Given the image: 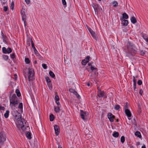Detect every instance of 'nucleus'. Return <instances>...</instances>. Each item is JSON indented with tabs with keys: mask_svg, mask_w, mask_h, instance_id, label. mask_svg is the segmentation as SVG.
<instances>
[{
	"mask_svg": "<svg viewBox=\"0 0 148 148\" xmlns=\"http://www.w3.org/2000/svg\"><path fill=\"white\" fill-rule=\"evenodd\" d=\"M11 95L10 94L9 97L10 102V107L12 110H15L17 108L18 105V98L14 94L12 97Z\"/></svg>",
	"mask_w": 148,
	"mask_h": 148,
	"instance_id": "obj_1",
	"label": "nucleus"
},
{
	"mask_svg": "<svg viewBox=\"0 0 148 148\" xmlns=\"http://www.w3.org/2000/svg\"><path fill=\"white\" fill-rule=\"evenodd\" d=\"M128 51L130 53H136L137 51V49L133 44L128 42L127 44Z\"/></svg>",
	"mask_w": 148,
	"mask_h": 148,
	"instance_id": "obj_2",
	"label": "nucleus"
},
{
	"mask_svg": "<svg viewBox=\"0 0 148 148\" xmlns=\"http://www.w3.org/2000/svg\"><path fill=\"white\" fill-rule=\"evenodd\" d=\"M12 114L17 121H19L21 119V114L17 110L12 112Z\"/></svg>",
	"mask_w": 148,
	"mask_h": 148,
	"instance_id": "obj_3",
	"label": "nucleus"
},
{
	"mask_svg": "<svg viewBox=\"0 0 148 148\" xmlns=\"http://www.w3.org/2000/svg\"><path fill=\"white\" fill-rule=\"evenodd\" d=\"M97 92V96L99 97H103L106 98L107 97V95L106 92L103 91H101V90L98 88Z\"/></svg>",
	"mask_w": 148,
	"mask_h": 148,
	"instance_id": "obj_4",
	"label": "nucleus"
},
{
	"mask_svg": "<svg viewBox=\"0 0 148 148\" xmlns=\"http://www.w3.org/2000/svg\"><path fill=\"white\" fill-rule=\"evenodd\" d=\"M6 138L5 134L3 132H0V145H2L6 140Z\"/></svg>",
	"mask_w": 148,
	"mask_h": 148,
	"instance_id": "obj_5",
	"label": "nucleus"
},
{
	"mask_svg": "<svg viewBox=\"0 0 148 148\" xmlns=\"http://www.w3.org/2000/svg\"><path fill=\"white\" fill-rule=\"evenodd\" d=\"M28 73L29 74V80L30 81H32L35 78L34 77V75L33 71L31 69H29Z\"/></svg>",
	"mask_w": 148,
	"mask_h": 148,
	"instance_id": "obj_6",
	"label": "nucleus"
},
{
	"mask_svg": "<svg viewBox=\"0 0 148 148\" xmlns=\"http://www.w3.org/2000/svg\"><path fill=\"white\" fill-rule=\"evenodd\" d=\"M12 49L8 47L7 49L5 47H3L2 48V51L4 54H9L12 52Z\"/></svg>",
	"mask_w": 148,
	"mask_h": 148,
	"instance_id": "obj_7",
	"label": "nucleus"
},
{
	"mask_svg": "<svg viewBox=\"0 0 148 148\" xmlns=\"http://www.w3.org/2000/svg\"><path fill=\"white\" fill-rule=\"evenodd\" d=\"M20 124L22 130H25L26 128L25 127V126H26V124L25 120L24 119H21V120L20 122Z\"/></svg>",
	"mask_w": 148,
	"mask_h": 148,
	"instance_id": "obj_8",
	"label": "nucleus"
},
{
	"mask_svg": "<svg viewBox=\"0 0 148 148\" xmlns=\"http://www.w3.org/2000/svg\"><path fill=\"white\" fill-rule=\"evenodd\" d=\"M107 116L110 121L111 122H113L115 116L113 115L111 113H109L108 114Z\"/></svg>",
	"mask_w": 148,
	"mask_h": 148,
	"instance_id": "obj_9",
	"label": "nucleus"
},
{
	"mask_svg": "<svg viewBox=\"0 0 148 148\" xmlns=\"http://www.w3.org/2000/svg\"><path fill=\"white\" fill-rule=\"evenodd\" d=\"M90 56H87L83 60L82 62V64L83 65H85L89 61Z\"/></svg>",
	"mask_w": 148,
	"mask_h": 148,
	"instance_id": "obj_10",
	"label": "nucleus"
},
{
	"mask_svg": "<svg viewBox=\"0 0 148 148\" xmlns=\"http://www.w3.org/2000/svg\"><path fill=\"white\" fill-rule=\"evenodd\" d=\"M80 115L81 118L84 120H85V116H86L87 113L86 112H84L82 110H81L80 111Z\"/></svg>",
	"mask_w": 148,
	"mask_h": 148,
	"instance_id": "obj_11",
	"label": "nucleus"
},
{
	"mask_svg": "<svg viewBox=\"0 0 148 148\" xmlns=\"http://www.w3.org/2000/svg\"><path fill=\"white\" fill-rule=\"evenodd\" d=\"M21 14L22 20H23L24 19H26V15L25 10L22 8V10L21 11Z\"/></svg>",
	"mask_w": 148,
	"mask_h": 148,
	"instance_id": "obj_12",
	"label": "nucleus"
},
{
	"mask_svg": "<svg viewBox=\"0 0 148 148\" xmlns=\"http://www.w3.org/2000/svg\"><path fill=\"white\" fill-rule=\"evenodd\" d=\"M120 20L121 21V24L123 25L126 26L127 25L128 22L127 20L124 19L123 17L120 18Z\"/></svg>",
	"mask_w": 148,
	"mask_h": 148,
	"instance_id": "obj_13",
	"label": "nucleus"
},
{
	"mask_svg": "<svg viewBox=\"0 0 148 148\" xmlns=\"http://www.w3.org/2000/svg\"><path fill=\"white\" fill-rule=\"evenodd\" d=\"M54 129L56 135L58 136L60 133V128L59 126L57 125H55L54 126Z\"/></svg>",
	"mask_w": 148,
	"mask_h": 148,
	"instance_id": "obj_14",
	"label": "nucleus"
},
{
	"mask_svg": "<svg viewBox=\"0 0 148 148\" xmlns=\"http://www.w3.org/2000/svg\"><path fill=\"white\" fill-rule=\"evenodd\" d=\"M125 112L128 117V119H131L132 115L130 110L129 109H126L125 110Z\"/></svg>",
	"mask_w": 148,
	"mask_h": 148,
	"instance_id": "obj_15",
	"label": "nucleus"
},
{
	"mask_svg": "<svg viewBox=\"0 0 148 148\" xmlns=\"http://www.w3.org/2000/svg\"><path fill=\"white\" fill-rule=\"evenodd\" d=\"M88 30H89V32L91 34L92 37L94 38H95L96 36H95V32L92 30V29L88 27Z\"/></svg>",
	"mask_w": 148,
	"mask_h": 148,
	"instance_id": "obj_16",
	"label": "nucleus"
},
{
	"mask_svg": "<svg viewBox=\"0 0 148 148\" xmlns=\"http://www.w3.org/2000/svg\"><path fill=\"white\" fill-rule=\"evenodd\" d=\"M130 20L131 22L134 24L137 22L136 18L134 16H132L130 18Z\"/></svg>",
	"mask_w": 148,
	"mask_h": 148,
	"instance_id": "obj_17",
	"label": "nucleus"
},
{
	"mask_svg": "<svg viewBox=\"0 0 148 148\" xmlns=\"http://www.w3.org/2000/svg\"><path fill=\"white\" fill-rule=\"evenodd\" d=\"M60 109L58 106L55 107L54 108V110L56 113H59L60 111Z\"/></svg>",
	"mask_w": 148,
	"mask_h": 148,
	"instance_id": "obj_18",
	"label": "nucleus"
},
{
	"mask_svg": "<svg viewBox=\"0 0 148 148\" xmlns=\"http://www.w3.org/2000/svg\"><path fill=\"white\" fill-rule=\"evenodd\" d=\"M143 38L148 43V36L147 37L146 34H143Z\"/></svg>",
	"mask_w": 148,
	"mask_h": 148,
	"instance_id": "obj_19",
	"label": "nucleus"
},
{
	"mask_svg": "<svg viewBox=\"0 0 148 148\" xmlns=\"http://www.w3.org/2000/svg\"><path fill=\"white\" fill-rule=\"evenodd\" d=\"M135 136L139 138H140L141 137V135L140 132L139 131H136L135 133Z\"/></svg>",
	"mask_w": 148,
	"mask_h": 148,
	"instance_id": "obj_20",
	"label": "nucleus"
},
{
	"mask_svg": "<svg viewBox=\"0 0 148 148\" xmlns=\"http://www.w3.org/2000/svg\"><path fill=\"white\" fill-rule=\"evenodd\" d=\"M113 6L114 7H116L118 6V3L116 1H113L112 2Z\"/></svg>",
	"mask_w": 148,
	"mask_h": 148,
	"instance_id": "obj_21",
	"label": "nucleus"
},
{
	"mask_svg": "<svg viewBox=\"0 0 148 148\" xmlns=\"http://www.w3.org/2000/svg\"><path fill=\"white\" fill-rule=\"evenodd\" d=\"M112 136L114 137H117L119 136V133L118 132H113Z\"/></svg>",
	"mask_w": 148,
	"mask_h": 148,
	"instance_id": "obj_22",
	"label": "nucleus"
},
{
	"mask_svg": "<svg viewBox=\"0 0 148 148\" xmlns=\"http://www.w3.org/2000/svg\"><path fill=\"white\" fill-rule=\"evenodd\" d=\"M10 112L8 110L6 111V112L4 114V116L6 118H7L9 115Z\"/></svg>",
	"mask_w": 148,
	"mask_h": 148,
	"instance_id": "obj_23",
	"label": "nucleus"
},
{
	"mask_svg": "<svg viewBox=\"0 0 148 148\" xmlns=\"http://www.w3.org/2000/svg\"><path fill=\"white\" fill-rule=\"evenodd\" d=\"M6 39L7 37L5 35L1 37V39L3 40V42L5 43H6L7 42Z\"/></svg>",
	"mask_w": 148,
	"mask_h": 148,
	"instance_id": "obj_24",
	"label": "nucleus"
},
{
	"mask_svg": "<svg viewBox=\"0 0 148 148\" xmlns=\"http://www.w3.org/2000/svg\"><path fill=\"white\" fill-rule=\"evenodd\" d=\"M122 16L123 17H123L124 19H127L128 18V16L126 13H123L122 14Z\"/></svg>",
	"mask_w": 148,
	"mask_h": 148,
	"instance_id": "obj_25",
	"label": "nucleus"
},
{
	"mask_svg": "<svg viewBox=\"0 0 148 148\" xmlns=\"http://www.w3.org/2000/svg\"><path fill=\"white\" fill-rule=\"evenodd\" d=\"M27 137L29 139H31V134L29 132H27L26 134Z\"/></svg>",
	"mask_w": 148,
	"mask_h": 148,
	"instance_id": "obj_26",
	"label": "nucleus"
},
{
	"mask_svg": "<svg viewBox=\"0 0 148 148\" xmlns=\"http://www.w3.org/2000/svg\"><path fill=\"white\" fill-rule=\"evenodd\" d=\"M15 92L18 97H19L21 96V94L18 89H16L15 90Z\"/></svg>",
	"mask_w": 148,
	"mask_h": 148,
	"instance_id": "obj_27",
	"label": "nucleus"
},
{
	"mask_svg": "<svg viewBox=\"0 0 148 148\" xmlns=\"http://www.w3.org/2000/svg\"><path fill=\"white\" fill-rule=\"evenodd\" d=\"M93 7L94 8L95 11H97V9L98 8V6L97 4H93L92 5Z\"/></svg>",
	"mask_w": 148,
	"mask_h": 148,
	"instance_id": "obj_28",
	"label": "nucleus"
},
{
	"mask_svg": "<svg viewBox=\"0 0 148 148\" xmlns=\"http://www.w3.org/2000/svg\"><path fill=\"white\" fill-rule=\"evenodd\" d=\"M90 68L91 70L92 71H94L95 70V72H96L97 69L96 68L93 66L92 65H91V66H90Z\"/></svg>",
	"mask_w": 148,
	"mask_h": 148,
	"instance_id": "obj_29",
	"label": "nucleus"
},
{
	"mask_svg": "<svg viewBox=\"0 0 148 148\" xmlns=\"http://www.w3.org/2000/svg\"><path fill=\"white\" fill-rule=\"evenodd\" d=\"M49 74L52 78H54L55 77V76L54 74L51 71H49Z\"/></svg>",
	"mask_w": 148,
	"mask_h": 148,
	"instance_id": "obj_30",
	"label": "nucleus"
},
{
	"mask_svg": "<svg viewBox=\"0 0 148 148\" xmlns=\"http://www.w3.org/2000/svg\"><path fill=\"white\" fill-rule=\"evenodd\" d=\"M54 118V116L53 114H51L49 115V119L50 121H53Z\"/></svg>",
	"mask_w": 148,
	"mask_h": 148,
	"instance_id": "obj_31",
	"label": "nucleus"
},
{
	"mask_svg": "<svg viewBox=\"0 0 148 148\" xmlns=\"http://www.w3.org/2000/svg\"><path fill=\"white\" fill-rule=\"evenodd\" d=\"M145 51L140 50L139 52L141 55L143 56L145 55Z\"/></svg>",
	"mask_w": 148,
	"mask_h": 148,
	"instance_id": "obj_32",
	"label": "nucleus"
},
{
	"mask_svg": "<svg viewBox=\"0 0 148 148\" xmlns=\"http://www.w3.org/2000/svg\"><path fill=\"white\" fill-rule=\"evenodd\" d=\"M17 108H18L20 109H23V104L21 102L19 103L18 106Z\"/></svg>",
	"mask_w": 148,
	"mask_h": 148,
	"instance_id": "obj_33",
	"label": "nucleus"
},
{
	"mask_svg": "<svg viewBox=\"0 0 148 148\" xmlns=\"http://www.w3.org/2000/svg\"><path fill=\"white\" fill-rule=\"evenodd\" d=\"M2 57L6 61H7L9 58V57L8 56L5 55H2Z\"/></svg>",
	"mask_w": 148,
	"mask_h": 148,
	"instance_id": "obj_34",
	"label": "nucleus"
},
{
	"mask_svg": "<svg viewBox=\"0 0 148 148\" xmlns=\"http://www.w3.org/2000/svg\"><path fill=\"white\" fill-rule=\"evenodd\" d=\"M29 41H31V44L32 47V48H33V49H34V50L36 49V48L34 45V43L32 40V39H31V40H29Z\"/></svg>",
	"mask_w": 148,
	"mask_h": 148,
	"instance_id": "obj_35",
	"label": "nucleus"
},
{
	"mask_svg": "<svg viewBox=\"0 0 148 148\" xmlns=\"http://www.w3.org/2000/svg\"><path fill=\"white\" fill-rule=\"evenodd\" d=\"M138 77V75H136V76H133V82H136L137 79Z\"/></svg>",
	"mask_w": 148,
	"mask_h": 148,
	"instance_id": "obj_36",
	"label": "nucleus"
},
{
	"mask_svg": "<svg viewBox=\"0 0 148 148\" xmlns=\"http://www.w3.org/2000/svg\"><path fill=\"white\" fill-rule=\"evenodd\" d=\"M50 90H52V85L51 83H48L47 84Z\"/></svg>",
	"mask_w": 148,
	"mask_h": 148,
	"instance_id": "obj_37",
	"label": "nucleus"
},
{
	"mask_svg": "<svg viewBox=\"0 0 148 148\" xmlns=\"http://www.w3.org/2000/svg\"><path fill=\"white\" fill-rule=\"evenodd\" d=\"M45 80H46V82L47 83V84L48 83L51 82V81L50 80V79L49 77H45Z\"/></svg>",
	"mask_w": 148,
	"mask_h": 148,
	"instance_id": "obj_38",
	"label": "nucleus"
},
{
	"mask_svg": "<svg viewBox=\"0 0 148 148\" xmlns=\"http://www.w3.org/2000/svg\"><path fill=\"white\" fill-rule=\"evenodd\" d=\"M25 61L26 63L27 64H29L30 62V60L28 58H25Z\"/></svg>",
	"mask_w": 148,
	"mask_h": 148,
	"instance_id": "obj_39",
	"label": "nucleus"
},
{
	"mask_svg": "<svg viewBox=\"0 0 148 148\" xmlns=\"http://www.w3.org/2000/svg\"><path fill=\"white\" fill-rule=\"evenodd\" d=\"M121 141L122 143H123L125 141V137L123 136H122L121 138Z\"/></svg>",
	"mask_w": 148,
	"mask_h": 148,
	"instance_id": "obj_40",
	"label": "nucleus"
},
{
	"mask_svg": "<svg viewBox=\"0 0 148 148\" xmlns=\"http://www.w3.org/2000/svg\"><path fill=\"white\" fill-rule=\"evenodd\" d=\"M128 104L127 103H126L125 104H124V109L125 110L126 109H128Z\"/></svg>",
	"mask_w": 148,
	"mask_h": 148,
	"instance_id": "obj_41",
	"label": "nucleus"
},
{
	"mask_svg": "<svg viewBox=\"0 0 148 148\" xmlns=\"http://www.w3.org/2000/svg\"><path fill=\"white\" fill-rule=\"evenodd\" d=\"M120 108V106L119 105H115L114 107V109L116 110H119Z\"/></svg>",
	"mask_w": 148,
	"mask_h": 148,
	"instance_id": "obj_42",
	"label": "nucleus"
},
{
	"mask_svg": "<svg viewBox=\"0 0 148 148\" xmlns=\"http://www.w3.org/2000/svg\"><path fill=\"white\" fill-rule=\"evenodd\" d=\"M69 91L71 93H75L77 94V92L73 89L71 88L69 89Z\"/></svg>",
	"mask_w": 148,
	"mask_h": 148,
	"instance_id": "obj_43",
	"label": "nucleus"
},
{
	"mask_svg": "<svg viewBox=\"0 0 148 148\" xmlns=\"http://www.w3.org/2000/svg\"><path fill=\"white\" fill-rule=\"evenodd\" d=\"M42 67L45 69H47V66L46 64L43 63L42 64Z\"/></svg>",
	"mask_w": 148,
	"mask_h": 148,
	"instance_id": "obj_44",
	"label": "nucleus"
},
{
	"mask_svg": "<svg viewBox=\"0 0 148 148\" xmlns=\"http://www.w3.org/2000/svg\"><path fill=\"white\" fill-rule=\"evenodd\" d=\"M14 2H12L11 4V5L10 6V8L12 10H13L14 9Z\"/></svg>",
	"mask_w": 148,
	"mask_h": 148,
	"instance_id": "obj_45",
	"label": "nucleus"
},
{
	"mask_svg": "<svg viewBox=\"0 0 148 148\" xmlns=\"http://www.w3.org/2000/svg\"><path fill=\"white\" fill-rule=\"evenodd\" d=\"M10 56L11 58L12 59H14L15 57V55L14 53H12L10 54Z\"/></svg>",
	"mask_w": 148,
	"mask_h": 148,
	"instance_id": "obj_46",
	"label": "nucleus"
},
{
	"mask_svg": "<svg viewBox=\"0 0 148 148\" xmlns=\"http://www.w3.org/2000/svg\"><path fill=\"white\" fill-rule=\"evenodd\" d=\"M8 6H5L3 7V10L5 12H6L8 10Z\"/></svg>",
	"mask_w": 148,
	"mask_h": 148,
	"instance_id": "obj_47",
	"label": "nucleus"
},
{
	"mask_svg": "<svg viewBox=\"0 0 148 148\" xmlns=\"http://www.w3.org/2000/svg\"><path fill=\"white\" fill-rule=\"evenodd\" d=\"M136 82H133V88L134 91H135V89L136 88Z\"/></svg>",
	"mask_w": 148,
	"mask_h": 148,
	"instance_id": "obj_48",
	"label": "nucleus"
},
{
	"mask_svg": "<svg viewBox=\"0 0 148 148\" xmlns=\"http://www.w3.org/2000/svg\"><path fill=\"white\" fill-rule=\"evenodd\" d=\"M55 100L56 101H59V97L58 95H56L55 97Z\"/></svg>",
	"mask_w": 148,
	"mask_h": 148,
	"instance_id": "obj_49",
	"label": "nucleus"
},
{
	"mask_svg": "<svg viewBox=\"0 0 148 148\" xmlns=\"http://www.w3.org/2000/svg\"><path fill=\"white\" fill-rule=\"evenodd\" d=\"M137 84L139 85H140L142 84V82L141 80H139L138 81Z\"/></svg>",
	"mask_w": 148,
	"mask_h": 148,
	"instance_id": "obj_50",
	"label": "nucleus"
},
{
	"mask_svg": "<svg viewBox=\"0 0 148 148\" xmlns=\"http://www.w3.org/2000/svg\"><path fill=\"white\" fill-rule=\"evenodd\" d=\"M73 94L74 95H76V97H77V98L79 99L80 98V96L78 94V93L77 92V94H76V93H74Z\"/></svg>",
	"mask_w": 148,
	"mask_h": 148,
	"instance_id": "obj_51",
	"label": "nucleus"
},
{
	"mask_svg": "<svg viewBox=\"0 0 148 148\" xmlns=\"http://www.w3.org/2000/svg\"><path fill=\"white\" fill-rule=\"evenodd\" d=\"M62 4L64 5H65L66 4V3L65 0H62Z\"/></svg>",
	"mask_w": 148,
	"mask_h": 148,
	"instance_id": "obj_52",
	"label": "nucleus"
},
{
	"mask_svg": "<svg viewBox=\"0 0 148 148\" xmlns=\"http://www.w3.org/2000/svg\"><path fill=\"white\" fill-rule=\"evenodd\" d=\"M25 1L27 4H29L30 2V0H25Z\"/></svg>",
	"mask_w": 148,
	"mask_h": 148,
	"instance_id": "obj_53",
	"label": "nucleus"
},
{
	"mask_svg": "<svg viewBox=\"0 0 148 148\" xmlns=\"http://www.w3.org/2000/svg\"><path fill=\"white\" fill-rule=\"evenodd\" d=\"M24 23V26L25 27L27 26V23H26V21L25 20V19H24L23 20H22Z\"/></svg>",
	"mask_w": 148,
	"mask_h": 148,
	"instance_id": "obj_54",
	"label": "nucleus"
},
{
	"mask_svg": "<svg viewBox=\"0 0 148 148\" xmlns=\"http://www.w3.org/2000/svg\"><path fill=\"white\" fill-rule=\"evenodd\" d=\"M143 92V91L142 90V89H141L140 90L139 93L141 95H142V93Z\"/></svg>",
	"mask_w": 148,
	"mask_h": 148,
	"instance_id": "obj_55",
	"label": "nucleus"
},
{
	"mask_svg": "<svg viewBox=\"0 0 148 148\" xmlns=\"http://www.w3.org/2000/svg\"><path fill=\"white\" fill-rule=\"evenodd\" d=\"M55 102L58 106H59L60 105V103L59 101H56Z\"/></svg>",
	"mask_w": 148,
	"mask_h": 148,
	"instance_id": "obj_56",
	"label": "nucleus"
},
{
	"mask_svg": "<svg viewBox=\"0 0 148 148\" xmlns=\"http://www.w3.org/2000/svg\"><path fill=\"white\" fill-rule=\"evenodd\" d=\"M5 109V108L4 107L0 106V110H3Z\"/></svg>",
	"mask_w": 148,
	"mask_h": 148,
	"instance_id": "obj_57",
	"label": "nucleus"
},
{
	"mask_svg": "<svg viewBox=\"0 0 148 148\" xmlns=\"http://www.w3.org/2000/svg\"><path fill=\"white\" fill-rule=\"evenodd\" d=\"M34 53L36 54L37 53H38V51H37V50L36 49H35L34 50Z\"/></svg>",
	"mask_w": 148,
	"mask_h": 148,
	"instance_id": "obj_58",
	"label": "nucleus"
},
{
	"mask_svg": "<svg viewBox=\"0 0 148 148\" xmlns=\"http://www.w3.org/2000/svg\"><path fill=\"white\" fill-rule=\"evenodd\" d=\"M36 55L37 56V57H38V56H40V58H42V57L40 55L39 53H38V52L36 54Z\"/></svg>",
	"mask_w": 148,
	"mask_h": 148,
	"instance_id": "obj_59",
	"label": "nucleus"
},
{
	"mask_svg": "<svg viewBox=\"0 0 148 148\" xmlns=\"http://www.w3.org/2000/svg\"><path fill=\"white\" fill-rule=\"evenodd\" d=\"M36 55L37 56V57H38V56H40V58H42V57L40 55L39 53H38V52L36 54Z\"/></svg>",
	"mask_w": 148,
	"mask_h": 148,
	"instance_id": "obj_60",
	"label": "nucleus"
},
{
	"mask_svg": "<svg viewBox=\"0 0 148 148\" xmlns=\"http://www.w3.org/2000/svg\"><path fill=\"white\" fill-rule=\"evenodd\" d=\"M27 45L29 46H30V42H29V41H27Z\"/></svg>",
	"mask_w": 148,
	"mask_h": 148,
	"instance_id": "obj_61",
	"label": "nucleus"
},
{
	"mask_svg": "<svg viewBox=\"0 0 148 148\" xmlns=\"http://www.w3.org/2000/svg\"><path fill=\"white\" fill-rule=\"evenodd\" d=\"M88 65L89 66H91V65H91V63H89L88 64Z\"/></svg>",
	"mask_w": 148,
	"mask_h": 148,
	"instance_id": "obj_62",
	"label": "nucleus"
},
{
	"mask_svg": "<svg viewBox=\"0 0 148 148\" xmlns=\"http://www.w3.org/2000/svg\"><path fill=\"white\" fill-rule=\"evenodd\" d=\"M141 148H146L145 146V145H144Z\"/></svg>",
	"mask_w": 148,
	"mask_h": 148,
	"instance_id": "obj_63",
	"label": "nucleus"
},
{
	"mask_svg": "<svg viewBox=\"0 0 148 148\" xmlns=\"http://www.w3.org/2000/svg\"><path fill=\"white\" fill-rule=\"evenodd\" d=\"M1 35L2 36H2H5L4 35V34L3 33V32H1Z\"/></svg>",
	"mask_w": 148,
	"mask_h": 148,
	"instance_id": "obj_64",
	"label": "nucleus"
}]
</instances>
